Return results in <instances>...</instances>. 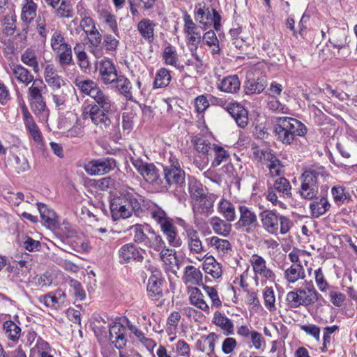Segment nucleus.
I'll return each mask as SVG.
<instances>
[{"mask_svg": "<svg viewBox=\"0 0 357 357\" xmlns=\"http://www.w3.org/2000/svg\"><path fill=\"white\" fill-rule=\"evenodd\" d=\"M8 74L11 79L28 86L34 79L33 75L21 64L11 63L9 65Z\"/></svg>", "mask_w": 357, "mask_h": 357, "instance_id": "f3484780", "label": "nucleus"}, {"mask_svg": "<svg viewBox=\"0 0 357 357\" xmlns=\"http://www.w3.org/2000/svg\"><path fill=\"white\" fill-rule=\"evenodd\" d=\"M120 262L129 263L131 261H142L143 256L132 243H127L122 245L119 250Z\"/></svg>", "mask_w": 357, "mask_h": 357, "instance_id": "4be33fe9", "label": "nucleus"}, {"mask_svg": "<svg viewBox=\"0 0 357 357\" xmlns=\"http://www.w3.org/2000/svg\"><path fill=\"white\" fill-rule=\"evenodd\" d=\"M212 322L219 327L225 335L228 336L234 334V325L233 321L220 311L214 312Z\"/></svg>", "mask_w": 357, "mask_h": 357, "instance_id": "b1692460", "label": "nucleus"}, {"mask_svg": "<svg viewBox=\"0 0 357 357\" xmlns=\"http://www.w3.org/2000/svg\"><path fill=\"white\" fill-rule=\"evenodd\" d=\"M101 81L105 84H110L117 79V71L114 63L109 59L100 61L97 67Z\"/></svg>", "mask_w": 357, "mask_h": 357, "instance_id": "a211bd4d", "label": "nucleus"}, {"mask_svg": "<svg viewBox=\"0 0 357 357\" xmlns=\"http://www.w3.org/2000/svg\"><path fill=\"white\" fill-rule=\"evenodd\" d=\"M163 176L165 182L162 181L159 189L161 192L167 191L172 185L182 186L185 183V173L174 156L171 155L169 164L163 166Z\"/></svg>", "mask_w": 357, "mask_h": 357, "instance_id": "0eeeda50", "label": "nucleus"}, {"mask_svg": "<svg viewBox=\"0 0 357 357\" xmlns=\"http://www.w3.org/2000/svg\"><path fill=\"white\" fill-rule=\"evenodd\" d=\"M188 191L193 202L198 198H201L205 194L203 185L194 177L189 178Z\"/></svg>", "mask_w": 357, "mask_h": 357, "instance_id": "de8ad7c7", "label": "nucleus"}, {"mask_svg": "<svg viewBox=\"0 0 357 357\" xmlns=\"http://www.w3.org/2000/svg\"><path fill=\"white\" fill-rule=\"evenodd\" d=\"M291 195V185L289 181L282 176L275 178L273 183L268 187L265 193L268 201L282 209H285L287 206L281 199H289Z\"/></svg>", "mask_w": 357, "mask_h": 357, "instance_id": "6e6552de", "label": "nucleus"}, {"mask_svg": "<svg viewBox=\"0 0 357 357\" xmlns=\"http://www.w3.org/2000/svg\"><path fill=\"white\" fill-rule=\"evenodd\" d=\"M263 297L266 307L271 312L275 311L276 310L275 297L273 288L266 287L264 290Z\"/></svg>", "mask_w": 357, "mask_h": 357, "instance_id": "052dcab7", "label": "nucleus"}, {"mask_svg": "<svg viewBox=\"0 0 357 357\" xmlns=\"http://www.w3.org/2000/svg\"><path fill=\"white\" fill-rule=\"evenodd\" d=\"M151 218L159 225L160 231L165 236L170 246L178 248L182 245V240L178 234L177 227L173 220L160 207L156 206L150 211Z\"/></svg>", "mask_w": 357, "mask_h": 357, "instance_id": "20e7f679", "label": "nucleus"}, {"mask_svg": "<svg viewBox=\"0 0 357 357\" xmlns=\"http://www.w3.org/2000/svg\"><path fill=\"white\" fill-rule=\"evenodd\" d=\"M20 107L22 112L24 123L30 136L36 143L38 144H42L43 135L40 130L39 127L35 122L33 116L30 114L24 102L21 103Z\"/></svg>", "mask_w": 357, "mask_h": 357, "instance_id": "dca6fc26", "label": "nucleus"}, {"mask_svg": "<svg viewBox=\"0 0 357 357\" xmlns=\"http://www.w3.org/2000/svg\"><path fill=\"white\" fill-rule=\"evenodd\" d=\"M142 197L132 191H126L114 197L110 203L112 217L114 220L128 218L135 212L137 215L142 212Z\"/></svg>", "mask_w": 357, "mask_h": 357, "instance_id": "f03ea898", "label": "nucleus"}, {"mask_svg": "<svg viewBox=\"0 0 357 357\" xmlns=\"http://www.w3.org/2000/svg\"><path fill=\"white\" fill-rule=\"evenodd\" d=\"M50 46L54 53L59 52L70 45L68 43L61 31L56 30L50 38Z\"/></svg>", "mask_w": 357, "mask_h": 357, "instance_id": "a19ab883", "label": "nucleus"}, {"mask_svg": "<svg viewBox=\"0 0 357 357\" xmlns=\"http://www.w3.org/2000/svg\"><path fill=\"white\" fill-rule=\"evenodd\" d=\"M327 176L323 167L312 166L301 175V196L305 199L315 198L319 192L318 183Z\"/></svg>", "mask_w": 357, "mask_h": 357, "instance_id": "39448f33", "label": "nucleus"}, {"mask_svg": "<svg viewBox=\"0 0 357 357\" xmlns=\"http://www.w3.org/2000/svg\"><path fill=\"white\" fill-rule=\"evenodd\" d=\"M241 88V82L237 75H229L224 77L218 85L221 91L228 93H236Z\"/></svg>", "mask_w": 357, "mask_h": 357, "instance_id": "c85d7f7f", "label": "nucleus"}, {"mask_svg": "<svg viewBox=\"0 0 357 357\" xmlns=\"http://www.w3.org/2000/svg\"><path fill=\"white\" fill-rule=\"evenodd\" d=\"M181 320V314L178 312H173L170 314L167 321V331L169 335L173 334Z\"/></svg>", "mask_w": 357, "mask_h": 357, "instance_id": "69168bd1", "label": "nucleus"}, {"mask_svg": "<svg viewBox=\"0 0 357 357\" xmlns=\"http://www.w3.org/2000/svg\"><path fill=\"white\" fill-rule=\"evenodd\" d=\"M213 151L214 152V159L212 161L211 165L213 167L220 165L222 162L226 161L229 157L227 151L222 146L215 144L213 146Z\"/></svg>", "mask_w": 357, "mask_h": 357, "instance_id": "6e6d98bb", "label": "nucleus"}, {"mask_svg": "<svg viewBox=\"0 0 357 357\" xmlns=\"http://www.w3.org/2000/svg\"><path fill=\"white\" fill-rule=\"evenodd\" d=\"M181 225L185 229V240L190 254L202 255L204 250V246L200 239L198 231L192 226L185 225L184 223Z\"/></svg>", "mask_w": 357, "mask_h": 357, "instance_id": "2eb2a0df", "label": "nucleus"}, {"mask_svg": "<svg viewBox=\"0 0 357 357\" xmlns=\"http://www.w3.org/2000/svg\"><path fill=\"white\" fill-rule=\"evenodd\" d=\"M130 229L134 232L133 239L137 243H147L148 237L144 231L142 225L135 224L130 227Z\"/></svg>", "mask_w": 357, "mask_h": 357, "instance_id": "680f3d73", "label": "nucleus"}, {"mask_svg": "<svg viewBox=\"0 0 357 357\" xmlns=\"http://www.w3.org/2000/svg\"><path fill=\"white\" fill-rule=\"evenodd\" d=\"M321 296L316 290L313 284L303 288H298L289 291L287 294V301L289 307L297 308L300 306H310L317 302Z\"/></svg>", "mask_w": 357, "mask_h": 357, "instance_id": "1a4fd4ad", "label": "nucleus"}, {"mask_svg": "<svg viewBox=\"0 0 357 357\" xmlns=\"http://www.w3.org/2000/svg\"><path fill=\"white\" fill-rule=\"evenodd\" d=\"M203 289L211 301V306L219 308L222 306V301L219 298L217 290L213 287L203 285Z\"/></svg>", "mask_w": 357, "mask_h": 357, "instance_id": "e2e57ef3", "label": "nucleus"}, {"mask_svg": "<svg viewBox=\"0 0 357 357\" xmlns=\"http://www.w3.org/2000/svg\"><path fill=\"white\" fill-rule=\"evenodd\" d=\"M171 79L172 76L169 70L165 68H161L155 74L153 86L155 89L166 87L169 84Z\"/></svg>", "mask_w": 357, "mask_h": 357, "instance_id": "49530a36", "label": "nucleus"}, {"mask_svg": "<svg viewBox=\"0 0 357 357\" xmlns=\"http://www.w3.org/2000/svg\"><path fill=\"white\" fill-rule=\"evenodd\" d=\"M192 142L197 151L199 153L206 154L209 151L213 150V146H215L214 144H211L206 140L204 137L200 135H196L192 139Z\"/></svg>", "mask_w": 357, "mask_h": 357, "instance_id": "3c124183", "label": "nucleus"}, {"mask_svg": "<svg viewBox=\"0 0 357 357\" xmlns=\"http://www.w3.org/2000/svg\"><path fill=\"white\" fill-rule=\"evenodd\" d=\"M215 199L216 195L214 194L208 195L204 194L201 198H198L193 202V208L201 213H206L213 208Z\"/></svg>", "mask_w": 357, "mask_h": 357, "instance_id": "72a5a7b5", "label": "nucleus"}, {"mask_svg": "<svg viewBox=\"0 0 357 357\" xmlns=\"http://www.w3.org/2000/svg\"><path fill=\"white\" fill-rule=\"evenodd\" d=\"M254 155L261 161L269 162L268 168L272 176H280L282 172L283 166L281 162L269 149L256 150L254 151Z\"/></svg>", "mask_w": 357, "mask_h": 357, "instance_id": "ddd939ff", "label": "nucleus"}, {"mask_svg": "<svg viewBox=\"0 0 357 357\" xmlns=\"http://www.w3.org/2000/svg\"><path fill=\"white\" fill-rule=\"evenodd\" d=\"M126 335V328L120 323H115L109 328V339L119 349H122L127 342Z\"/></svg>", "mask_w": 357, "mask_h": 357, "instance_id": "aec40b11", "label": "nucleus"}, {"mask_svg": "<svg viewBox=\"0 0 357 357\" xmlns=\"http://www.w3.org/2000/svg\"><path fill=\"white\" fill-rule=\"evenodd\" d=\"M3 330L6 337L11 341L17 342L21 334V328L13 321L3 323Z\"/></svg>", "mask_w": 357, "mask_h": 357, "instance_id": "a18cd8bd", "label": "nucleus"}, {"mask_svg": "<svg viewBox=\"0 0 357 357\" xmlns=\"http://www.w3.org/2000/svg\"><path fill=\"white\" fill-rule=\"evenodd\" d=\"M259 218L263 229L272 235H277L278 231L281 234H286L291 227V222L289 218L280 215L274 210L262 211L259 213Z\"/></svg>", "mask_w": 357, "mask_h": 357, "instance_id": "423d86ee", "label": "nucleus"}, {"mask_svg": "<svg viewBox=\"0 0 357 357\" xmlns=\"http://www.w3.org/2000/svg\"><path fill=\"white\" fill-rule=\"evenodd\" d=\"M100 17L103 22L109 26V29L115 34V36L119 38V31L115 16L111 13L103 11L100 14Z\"/></svg>", "mask_w": 357, "mask_h": 357, "instance_id": "bf43d9fd", "label": "nucleus"}, {"mask_svg": "<svg viewBox=\"0 0 357 357\" xmlns=\"http://www.w3.org/2000/svg\"><path fill=\"white\" fill-rule=\"evenodd\" d=\"M115 166V160L108 158L93 160L85 165L84 169L90 175L98 176L109 172Z\"/></svg>", "mask_w": 357, "mask_h": 357, "instance_id": "4468645a", "label": "nucleus"}, {"mask_svg": "<svg viewBox=\"0 0 357 357\" xmlns=\"http://www.w3.org/2000/svg\"><path fill=\"white\" fill-rule=\"evenodd\" d=\"M202 266L205 273L215 279L220 278L222 275L221 264L212 255L205 258Z\"/></svg>", "mask_w": 357, "mask_h": 357, "instance_id": "7c9ffc66", "label": "nucleus"}, {"mask_svg": "<svg viewBox=\"0 0 357 357\" xmlns=\"http://www.w3.org/2000/svg\"><path fill=\"white\" fill-rule=\"evenodd\" d=\"M203 40L206 45L213 47V54H218L220 52L219 40L215 33L213 30L206 31L203 36Z\"/></svg>", "mask_w": 357, "mask_h": 357, "instance_id": "13d9d810", "label": "nucleus"}, {"mask_svg": "<svg viewBox=\"0 0 357 357\" xmlns=\"http://www.w3.org/2000/svg\"><path fill=\"white\" fill-rule=\"evenodd\" d=\"M38 208L42 220L47 227H55L57 225V216L53 210L49 208L46 205L41 204H38Z\"/></svg>", "mask_w": 357, "mask_h": 357, "instance_id": "4c0bfd02", "label": "nucleus"}, {"mask_svg": "<svg viewBox=\"0 0 357 357\" xmlns=\"http://www.w3.org/2000/svg\"><path fill=\"white\" fill-rule=\"evenodd\" d=\"M28 101L31 110L36 116H41L44 119L48 116L49 110L47 108L44 97L40 98V99H29Z\"/></svg>", "mask_w": 357, "mask_h": 357, "instance_id": "c03bdc74", "label": "nucleus"}, {"mask_svg": "<svg viewBox=\"0 0 357 357\" xmlns=\"http://www.w3.org/2000/svg\"><path fill=\"white\" fill-rule=\"evenodd\" d=\"M267 105L268 109L273 112L282 114L289 113V109L278 100L276 97H270Z\"/></svg>", "mask_w": 357, "mask_h": 357, "instance_id": "338daca9", "label": "nucleus"}, {"mask_svg": "<svg viewBox=\"0 0 357 357\" xmlns=\"http://www.w3.org/2000/svg\"><path fill=\"white\" fill-rule=\"evenodd\" d=\"M160 258L165 265L172 267L177 264L176 251L172 248H165L160 252Z\"/></svg>", "mask_w": 357, "mask_h": 357, "instance_id": "603ef678", "label": "nucleus"}, {"mask_svg": "<svg viewBox=\"0 0 357 357\" xmlns=\"http://www.w3.org/2000/svg\"><path fill=\"white\" fill-rule=\"evenodd\" d=\"M190 303L200 310L201 311L209 314L211 307L205 299L204 294L198 287H192L188 290Z\"/></svg>", "mask_w": 357, "mask_h": 357, "instance_id": "412c9836", "label": "nucleus"}, {"mask_svg": "<svg viewBox=\"0 0 357 357\" xmlns=\"http://www.w3.org/2000/svg\"><path fill=\"white\" fill-rule=\"evenodd\" d=\"M37 5L33 0H24L21 11V19L24 22L30 23L36 17Z\"/></svg>", "mask_w": 357, "mask_h": 357, "instance_id": "e433bc0d", "label": "nucleus"}, {"mask_svg": "<svg viewBox=\"0 0 357 357\" xmlns=\"http://www.w3.org/2000/svg\"><path fill=\"white\" fill-rule=\"evenodd\" d=\"M20 60L24 65L31 68L34 73H38L39 64L35 50L32 48L26 49L20 55Z\"/></svg>", "mask_w": 357, "mask_h": 357, "instance_id": "c9c22d12", "label": "nucleus"}, {"mask_svg": "<svg viewBox=\"0 0 357 357\" xmlns=\"http://www.w3.org/2000/svg\"><path fill=\"white\" fill-rule=\"evenodd\" d=\"M217 211L227 222H234L236 219L234 204L225 198H222L219 201Z\"/></svg>", "mask_w": 357, "mask_h": 357, "instance_id": "bb28decb", "label": "nucleus"}, {"mask_svg": "<svg viewBox=\"0 0 357 357\" xmlns=\"http://www.w3.org/2000/svg\"><path fill=\"white\" fill-rule=\"evenodd\" d=\"M131 161L135 169L144 179L159 190L162 180L155 165L153 163L145 162L139 158H132Z\"/></svg>", "mask_w": 357, "mask_h": 357, "instance_id": "9b49d317", "label": "nucleus"}, {"mask_svg": "<svg viewBox=\"0 0 357 357\" xmlns=\"http://www.w3.org/2000/svg\"><path fill=\"white\" fill-rule=\"evenodd\" d=\"M31 352L36 353L41 356L46 354L54 352V349L50 346L47 341L38 337L34 347L31 349Z\"/></svg>", "mask_w": 357, "mask_h": 357, "instance_id": "4d7b16f0", "label": "nucleus"}, {"mask_svg": "<svg viewBox=\"0 0 357 357\" xmlns=\"http://www.w3.org/2000/svg\"><path fill=\"white\" fill-rule=\"evenodd\" d=\"M208 222L213 231L218 235L227 237L231 231V222H227L225 219L214 216L209 220Z\"/></svg>", "mask_w": 357, "mask_h": 357, "instance_id": "a878e982", "label": "nucleus"}, {"mask_svg": "<svg viewBox=\"0 0 357 357\" xmlns=\"http://www.w3.org/2000/svg\"><path fill=\"white\" fill-rule=\"evenodd\" d=\"M183 22V32L185 34L187 44L192 47V50H196L202 40L199 28L187 12H184Z\"/></svg>", "mask_w": 357, "mask_h": 357, "instance_id": "f8f14e48", "label": "nucleus"}, {"mask_svg": "<svg viewBox=\"0 0 357 357\" xmlns=\"http://www.w3.org/2000/svg\"><path fill=\"white\" fill-rule=\"evenodd\" d=\"M307 129L300 121L291 117H278L274 125V133L278 140L284 144H291L296 136H304Z\"/></svg>", "mask_w": 357, "mask_h": 357, "instance_id": "7ed1b4c3", "label": "nucleus"}, {"mask_svg": "<svg viewBox=\"0 0 357 357\" xmlns=\"http://www.w3.org/2000/svg\"><path fill=\"white\" fill-rule=\"evenodd\" d=\"M315 282L321 291H326L329 288V284L326 281L321 268H319L314 271Z\"/></svg>", "mask_w": 357, "mask_h": 357, "instance_id": "774afa93", "label": "nucleus"}, {"mask_svg": "<svg viewBox=\"0 0 357 357\" xmlns=\"http://www.w3.org/2000/svg\"><path fill=\"white\" fill-rule=\"evenodd\" d=\"M162 56L167 65L176 66L178 61L177 53L172 46L169 45L165 48Z\"/></svg>", "mask_w": 357, "mask_h": 357, "instance_id": "0e129e2a", "label": "nucleus"}, {"mask_svg": "<svg viewBox=\"0 0 357 357\" xmlns=\"http://www.w3.org/2000/svg\"><path fill=\"white\" fill-rule=\"evenodd\" d=\"M209 245L221 255L228 254L231 250L230 242L218 236H212L209 239Z\"/></svg>", "mask_w": 357, "mask_h": 357, "instance_id": "37998d69", "label": "nucleus"}, {"mask_svg": "<svg viewBox=\"0 0 357 357\" xmlns=\"http://www.w3.org/2000/svg\"><path fill=\"white\" fill-rule=\"evenodd\" d=\"M155 24L148 18L141 20L137 24V31L140 36L149 43L154 40Z\"/></svg>", "mask_w": 357, "mask_h": 357, "instance_id": "c756f323", "label": "nucleus"}, {"mask_svg": "<svg viewBox=\"0 0 357 357\" xmlns=\"http://www.w3.org/2000/svg\"><path fill=\"white\" fill-rule=\"evenodd\" d=\"M162 282L155 275H151L148 281L147 291L149 297L153 300H158L162 296L161 288Z\"/></svg>", "mask_w": 357, "mask_h": 357, "instance_id": "ea45409f", "label": "nucleus"}, {"mask_svg": "<svg viewBox=\"0 0 357 357\" xmlns=\"http://www.w3.org/2000/svg\"><path fill=\"white\" fill-rule=\"evenodd\" d=\"M194 13L196 21L202 26L204 29H206L208 23L204 20L210 18L209 8L206 7L204 4L199 3L195 6Z\"/></svg>", "mask_w": 357, "mask_h": 357, "instance_id": "09e8293b", "label": "nucleus"}, {"mask_svg": "<svg viewBox=\"0 0 357 357\" xmlns=\"http://www.w3.org/2000/svg\"><path fill=\"white\" fill-rule=\"evenodd\" d=\"M305 278V272L301 264H292L284 271V278L289 283H295Z\"/></svg>", "mask_w": 357, "mask_h": 357, "instance_id": "f704fd0d", "label": "nucleus"}, {"mask_svg": "<svg viewBox=\"0 0 357 357\" xmlns=\"http://www.w3.org/2000/svg\"><path fill=\"white\" fill-rule=\"evenodd\" d=\"M54 54L56 55V61L63 68L73 63L71 45L60 50L59 52H55Z\"/></svg>", "mask_w": 357, "mask_h": 357, "instance_id": "8fccbe9b", "label": "nucleus"}, {"mask_svg": "<svg viewBox=\"0 0 357 357\" xmlns=\"http://www.w3.org/2000/svg\"><path fill=\"white\" fill-rule=\"evenodd\" d=\"M114 82L116 83V87L121 93L124 95L126 98H130L132 97L130 92L132 84L128 79L123 75H118L117 79H115Z\"/></svg>", "mask_w": 357, "mask_h": 357, "instance_id": "5fc2aeb1", "label": "nucleus"}, {"mask_svg": "<svg viewBox=\"0 0 357 357\" xmlns=\"http://www.w3.org/2000/svg\"><path fill=\"white\" fill-rule=\"evenodd\" d=\"M55 14L59 18H71L73 15V6L68 0H62L59 6L55 8Z\"/></svg>", "mask_w": 357, "mask_h": 357, "instance_id": "864d4df0", "label": "nucleus"}, {"mask_svg": "<svg viewBox=\"0 0 357 357\" xmlns=\"http://www.w3.org/2000/svg\"><path fill=\"white\" fill-rule=\"evenodd\" d=\"M331 208V204L326 197L316 198L310 204V209L313 218H319L326 213Z\"/></svg>", "mask_w": 357, "mask_h": 357, "instance_id": "473e14b6", "label": "nucleus"}, {"mask_svg": "<svg viewBox=\"0 0 357 357\" xmlns=\"http://www.w3.org/2000/svg\"><path fill=\"white\" fill-rule=\"evenodd\" d=\"M253 272L254 279L256 284H258L260 280L262 283H266L267 281L274 282L275 279V274L268 266L266 259L257 255L253 254L249 259Z\"/></svg>", "mask_w": 357, "mask_h": 357, "instance_id": "9d476101", "label": "nucleus"}, {"mask_svg": "<svg viewBox=\"0 0 357 357\" xmlns=\"http://www.w3.org/2000/svg\"><path fill=\"white\" fill-rule=\"evenodd\" d=\"M226 110L234 118L238 126L242 128L248 123V111L238 102H229L225 107Z\"/></svg>", "mask_w": 357, "mask_h": 357, "instance_id": "6ab92c4d", "label": "nucleus"}, {"mask_svg": "<svg viewBox=\"0 0 357 357\" xmlns=\"http://www.w3.org/2000/svg\"><path fill=\"white\" fill-rule=\"evenodd\" d=\"M31 83L32 84L27 90L28 100L43 98V91L47 89V86L43 81L41 79H36Z\"/></svg>", "mask_w": 357, "mask_h": 357, "instance_id": "58836bf2", "label": "nucleus"}, {"mask_svg": "<svg viewBox=\"0 0 357 357\" xmlns=\"http://www.w3.org/2000/svg\"><path fill=\"white\" fill-rule=\"evenodd\" d=\"M45 82L53 89H59L63 84V79L58 75L56 70L52 64H47L44 70Z\"/></svg>", "mask_w": 357, "mask_h": 357, "instance_id": "393cba45", "label": "nucleus"}, {"mask_svg": "<svg viewBox=\"0 0 357 357\" xmlns=\"http://www.w3.org/2000/svg\"><path fill=\"white\" fill-rule=\"evenodd\" d=\"M77 86L83 93L90 96L96 102L83 108L82 118L91 121L97 128L104 132L108 131L112 126L109 117L112 106L110 97L92 80L80 81L77 83Z\"/></svg>", "mask_w": 357, "mask_h": 357, "instance_id": "f257e3e1", "label": "nucleus"}, {"mask_svg": "<svg viewBox=\"0 0 357 357\" xmlns=\"http://www.w3.org/2000/svg\"><path fill=\"white\" fill-rule=\"evenodd\" d=\"M203 275L200 270L193 266H188L185 268L183 281L188 285H199L202 284Z\"/></svg>", "mask_w": 357, "mask_h": 357, "instance_id": "2f4dec72", "label": "nucleus"}, {"mask_svg": "<svg viewBox=\"0 0 357 357\" xmlns=\"http://www.w3.org/2000/svg\"><path fill=\"white\" fill-rule=\"evenodd\" d=\"M66 295L61 289H56L54 292L42 296L39 298L40 303L46 307L57 308L64 305Z\"/></svg>", "mask_w": 357, "mask_h": 357, "instance_id": "5701e85b", "label": "nucleus"}, {"mask_svg": "<svg viewBox=\"0 0 357 357\" xmlns=\"http://www.w3.org/2000/svg\"><path fill=\"white\" fill-rule=\"evenodd\" d=\"M266 86V80L264 77L257 79H248L245 83V90L247 94L260 93Z\"/></svg>", "mask_w": 357, "mask_h": 357, "instance_id": "79ce46f5", "label": "nucleus"}, {"mask_svg": "<svg viewBox=\"0 0 357 357\" xmlns=\"http://www.w3.org/2000/svg\"><path fill=\"white\" fill-rule=\"evenodd\" d=\"M240 218L236 223L239 227H250L257 223V218L254 211L245 205L239 206Z\"/></svg>", "mask_w": 357, "mask_h": 357, "instance_id": "cd10ccee", "label": "nucleus"}]
</instances>
